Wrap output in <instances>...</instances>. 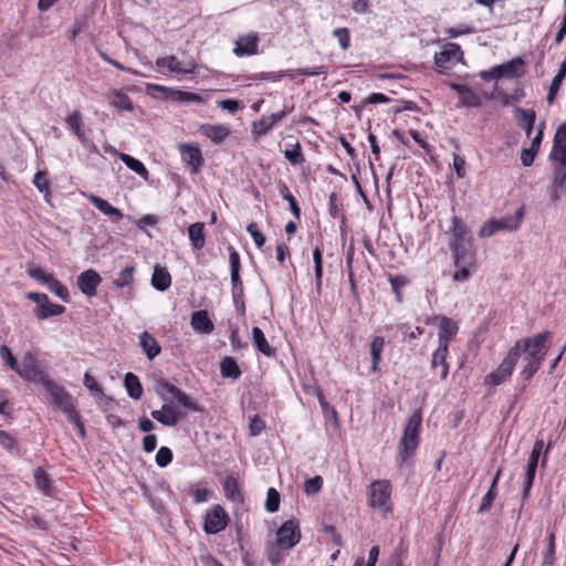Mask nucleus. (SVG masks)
<instances>
[{
	"label": "nucleus",
	"mask_w": 566,
	"mask_h": 566,
	"mask_svg": "<svg viewBox=\"0 0 566 566\" xmlns=\"http://www.w3.org/2000/svg\"><path fill=\"white\" fill-rule=\"evenodd\" d=\"M280 493L274 489L270 488L266 494L265 510L270 513H274L280 507Z\"/></svg>",
	"instance_id": "de8ad7c7"
},
{
	"label": "nucleus",
	"mask_w": 566,
	"mask_h": 566,
	"mask_svg": "<svg viewBox=\"0 0 566 566\" xmlns=\"http://www.w3.org/2000/svg\"><path fill=\"white\" fill-rule=\"evenodd\" d=\"M555 563V533L551 531L547 537V546L543 555V565L552 566Z\"/></svg>",
	"instance_id": "c03bdc74"
},
{
	"label": "nucleus",
	"mask_w": 566,
	"mask_h": 566,
	"mask_svg": "<svg viewBox=\"0 0 566 566\" xmlns=\"http://www.w3.org/2000/svg\"><path fill=\"white\" fill-rule=\"evenodd\" d=\"M0 446L10 452H18L17 440L10 433L3 430H0Z\"/></svg>",
	"instance_id": "864d4df0"
},
{
	"label": "nucleus",
	"mask_w": 566,
	"mask_h": 566,
	"mask_svg": "<svg viewBox=\"0 0 566 566\" xmlns=\"http://www.w3.org/2000/svg\"><path fill=\"white\" fill-rule=\"evenodd\" d=\"M300 523L292 518L284 522L276 532V543L282 549H291L301 541Z\"/></svg>",
	"instance_id": "0eeeda50"
},
{
	"label": "nucleus",
	"mask_w": 566,
	"mask_h": 566,
	"mask_svg": "<svg viewBox=\"0 0 566 566\" xmlns=\"http://www.w3.org/2000/svg\"><path fill=\"white\" fill-rule=\"evenodd\" d=\"M333 35L338 40L339 45L343 50L349 48L350 35L347 28H338L333 31Z\"/></svg>",
	"instance_id": "4d7b16f0"
},
{
	"label": "nucleus",
	"mask_w": 566,
	"mask_h": 566,
	"mask_svg": "<svg viewBox=\"0 0 566 566\" xmlns=\"http://www.w3.org/2000/svg\"><path fill=\"white\" fill-rule=\"evenodd\" d=\"M220 373L224 378L238 379L241 376V370L234 358L226 356L220 361Z\"/></svg>",
	"instance_id": "72a5a7b5"
},
{
	"label": "nucleus",
	"mask_w": 566,
	"mask_h": 566,
	"mask_svg": "<svg viewBox=\"0 0 566 566\" xmlns=\"http://www.w3.org/2000/svg\"><path fill=\"white\" fill-rule=\"evenodd\" d=\"M264 428L265 423L259 416H254L253 418H251L249 423L251 436H259Z\"/></svg>",
	"instance_id": "69168bd1"
},
{
	"label": "nucleus",
	"mask_w": 566,
	"mask_h": 566,
	"mask_svg": "<svg viewBox=\"0 0 566 566\" xmlns=\"http://www.w3.org/2000/svg\"><path fill=\"white\" fill-rule=\"evenodd\" d=\"M275 124L271 116H262L258 122H254L252 125V132L254 135L263 136L266 135Z\"/></svg>",
	"instance_id": "37998d69"
},
{
	"label": "nucleus",
	"mask_w": 566,
	"mask_h": 566,
	"mask_svg": "<svg viewBox=\"0 0 566 566\" xmlns=\"http://www.w3.org/2000/svg\"><path fill=\"white\" fill-rule=\"evenodd\" d=\"M524 65L525 62L522 57H514L496 66L501 78H517L524 74Z\"/></svg>",
	"instance_id": "a211bd4d"
},
{
	"label": "nucleus",
	"mask_w": 566,
	"mask_h": 566,
	"mask_svg": "<svg viewBox=\"0 0 566 566\" xmlns=\"http://www.w3.org/2000/svg\"><path fill=\"white\" fill-rule=\"evenodd\" d=\"M88 200L102 213L109 216V217H115L117 220L123 218L122 211L119 209L113 207L112 205H109L103 198L91 195L88 197Z\"/></svg>",
	"instance_id": "c85d7f7f"
},
{
	"label": "nucleus",
	"mask_w": 566,
	"mask_h": 566,
	"mask_svg": "<svg viewBox=\"0 0 566 566\" xmlns=\"http://www.w3.org/2000/svg\"><path fill=\"white\" fill-rule=\"evenodd\" d=\"M156 65L158 67H167L170 72L177 74L192 73L196 69V64L192 62H188L187 67H184L181 62L175 55L158 57L156 60Z\"/></svg>",
	"instance_id": "6ab92c4d"
},
{
	"label": "nucleus",
	"mask_w": 566,
	"mask_h": 566,
	"mask_svg": "<svg viewBox=\"0 0 566 566\" xmlns=\"http://www.w3.org/2000/svg\"><path fill=\"white\" fill-rule=\"evenodd\" d=\"M473 32V28L472 27H469L467 24H460V25H457V27H453V28H449L446 33L448 34L449 38L453 39V38H458L462 34H469V33H472Z\"/></svg>",
	"instance_id": "0e129e2a"
},
{
	"label": "nucleus",
	"mask_w": 566,
	"mask_h": 566,
	"mask_svg": "<svg viewBox=\"0 0 566 566\" xmlns=\"http://www.w3.org/2000/svg\"><path fill=\"white\" fill-rule=\"evenodd\" d=\"M259 38L256 34H249L239 38L233 50L238 56L252 55L258 52Z\"/></svg>",
	"instance_id": "412c9836"
},
{
	"label": "nucleus",
	"mask_w": 566,
	"mask_h": 566,
	"mask_svg": "<svg viewBox=\"0 0 566 566\" xmlns=\"http://www.w3.org/2000/svg\"><path fill=\"white\" fill-rule=\"evenodd\" d=\"M322 486H323V479H322V476L316 475V476L305 481L304 492L307 495H313V494L318 493L321 491Z\"/></svg>",
	"instance_id": "3c124183"
},
{
	"label": "nucleus",
	"mask_w": 566,
	"mask_h": 566,
	"mask_svg": "<svg viewBox=\"0 0 566 566\" xmlns=\"http://www.w3.org/2000/svg\"><path fill=\"white\" fill-rule=\"evenodd\" d=\"M223 489H224V493H226L227 497H229L233 501L239 499L240 493H239L238 484L234 480H232V479L227 480L223 484Z\"/></svg>",
	"instance_id": "13d9d810"
},
{
	"label": "nucleus",
	"mask_w": 566,
	"mask_h": 566,
	"mask_svg": "<svg viewBox=\"0 0 566 566\" xmlns=\"http://www.w3.org/2000/svg\"><path fill=\"white\" fill-rule=\"evenodd\" d=\"M247 231L253 238V241L258 248H262L265 243V235L259 230L258 224L255 222H251L247 227Z\"/></svg>",
	"instance_id": "5fc2aeb1"
},
{
	"label": "nucleus",
	"mask_w": 566,
	"mask_h": 566,
	"mask_svg": "<svg viewBox=\"0 0 566 566\" xmlns=\"http://www.w3.org/2000/svg\"><path fill=\"white\" fill-rule=\"evenodd\" d=\"M48 289L59 296L62 301L69 302L70 295L67 289L62 285L54 276L50 279V281L45 284Z\"/></svg>",
	"instance_id": "49530a36"
},
{
	"label": "nucleus",
	"mask_w": 566,
	"mask_h": 566,
	"mask_svg": "<svg viewBox=\"0 0 566 566\" xmlns=\"http://www.w3.org/2000/svg\"><path fill=\"white\" fill-rule=\"evenodd\" d=\"M42 386L61 411H66V409L73 403V398L65 388L52 379L49 378L42 384Z\"/></svg>",
	"instance_id": "9d476101"
},
{
	"label": "nucleus",
	"mask_w": 566,
	"mask_h": 566,
	"mask_svg": "<svg viewBox=\"0 0 566 566\" xmlns=\"http://www.w3.org/2000/svg\"><path fill=\"white\" fill-rule=\"evenodd\" d=\"M171 99L187 104L203 102V98L199 94L180 90L171 91Z\"/></svg>",
	"instance_id": "79ce46f5"
},
{
	"label": "nucleus",
	"mask_w": 566,
	"mask_h": 566,
	"mask_svg": "<svg viewBox=\"0 0 566 566\" xmlns=\"http://www.w3.org/2000/svg\"><path fill=\"white\" fill-rule=\"evenodd\" d=\"M495 496H496L495 490L489 489V491L482 497L481 505L478 510V513L481 514V513L488 512L491 509Z\"/></svg>",
	"instance_id": "052dcab7"
},
{
	"label": "nucleus",
	"mask_w": 566,
	"mask_h": 566,
	"mask_svg": "<svg viewBox=\"0 0 566 566\" xmlns=\"http://www.w3.org/2000/svg\"><path fill=\"white\" fill-rule=\"evenodd\" d=\"M28 273L32 279L40 281L43 284H46L53 276L52 274L45 273L41 268L30 269Z\"/></svg>",
	"instance_id": "338daca9"
},
{
	"label": "nucleus",
	"mask_w": 566,
	"mask_h": 566,
	"mask_svg": "<svg viewBox=\"0 0 566 566\" xmlns=\"http://www.w3.org/2000/svg\"><path fill=\"white\" fill-rule=\"evenodd\" d=\"M448 353H449L448 346L438 344V348L432 354L431 367L433 369L438 368V367L441 368L440 374H439V377L441 380L447 379L448 374H449V364L447 363Z\"/></svg>",
	"instance_id": "4be33fe9"
},
{
	"label": "nucleus",
	"mask_w": 566,
	"mask_h": 566,
	"mask_svg": "<svg viewBox=\"0 0 566 566\" xmlns=\"http://www.w3.org/2000/svg\"><path fill=\"white\" fill-rule=\"evenodd\" d=\"M33 185L40 192H49V182L46 180V174L39 170L33 177Z\"/></svg>",
	"instance_id": "bf43d9fd"
},
{
	"label": "nucleus",
	"mask_w": 566,
	"mask_h": 566,
	"mask_svg": "<svg viewBox=\"0 0 566 566\" xmlns=\"http://www.w3.org/2000/svg\"><path fill=\"white\" fill-rule=\"evenodd\" d=\"M102 282L101 275L95 270H86L77 276V286L80 291L91 297L96 294L97 286Z\"/></svg>",
	"instance_id": "ddd939ff"
},
{
	"label": "nucleus",
	"mask_w": 566,
	"mask_h": 566,
	"mask_svg": "<svg viewBox=\"0 0 566 566\" xmlns=\"http://www.w3.org/2000/svg\"><path fill=\"white\" fill-rule=\"evenodd\" d=\"M549 159L566 160V122L556 129Z\"/></svg>",
	"instance_id": "f3484780"
},
{
	"label": "nucleus",
	"mask_w": 566,
	"mask_h": 566,
	"mask_svg": "<svg viewBox=\"0 0 566 566\" xmlns=\"http://www.w3.org/2000/svg\"><path fill=\"white\" fill-rule=\"evenodd\" d=\"M119 159L134 172L138 174L144 179H148V170L144 164L127 154H119Z\"/></svg>",
	"instance_id": "e433bc0d"
},
{
	"label": "nucleus",
	"mask_w": 566,
	"mask_h": 566,
	"mask_svg": "<svg viewBox=\"0 0 566 566\" xmlns=\"http://www.w3.org/2000/svg\"><path fill=\"white\" fill-rule=\"evenodd\" d=\"M175 385L170 384L167 379L160 378L156 381V391L157 394L164 398V391H167L170 395L175 394L174 389H177Z\"/></svg>",
	"instance_id": "680f3d73"
},
{
	"label": "nucleus",
	"mask_w": 566,
	"mask_h": 566,
	"mask_svg": "<svg viewBox=\"0 0 566 566\" xmlns=\"http://www.w3.org/2000/svg\"><path fill=\"white\" fill-rule=\"evenodd\" d=\"M229 522V516L224 509L220 505H214L206 513L203 530L207 534H217L223 531Z\"/></svg>",
	"instance_id": "1a4fd4ad"
},
{
	"label": "nucleus",
	"mask_w": 566,
	"mask_h": 566,
	"mask_svg": "<svg viewBox=\"0 0 566 566\" xmlns=\"http://www.w3.org/2000/svg\"><path fill=\"white\" fill-rule=\"evenodd\" d=\"M497 223H495V219L486 221L479 230V235L481 238H489L497 232Z\"/></svg>",
	"instance_id": "e2e57ef3"
},
{
	"label": "nucleus",
	"mask_w": 566,
	"mask_h": 566,
	"mask_svg": "<svg viewBox=\"0 0 566 566\" xmlns=\"http://www.w3.org/2000/svg\"><path fill=\"white\" fill-rule=\"evenodd\" d=\"M139 345L149 360H153L160 354L161 347L148 332H143L139 335Z\"/></svg>",
	"instance_id": "b1692460"
},
{
	"label": "nucleus",
	"mask_w": 566,
	"mask_h": 566,
	"mask_svg": "<svg viewBox=\"0 0 566 566\" xmlns=\"http://www.w3.org/2000/svg\"><path fill=\"white\" fill-rule=\"evenodd\" d=\"M0 356L3 359L4 364L17 373L19 363L14 355L12 354L11 349L7 345L0 346Z\"/></svg>",
	"instance_id": "8fccbe9b"
},
{
	"label": "nucleus",
	"mask_w": 566,
	"mask_h": 566,
	"mask_svg": "<svg viewBox=\"0 0 566 566\" xmlns=\"http://www.w3.org/2000/svg\"><path fill=\"white\" fill-rule=\"evenodd\" d=\"M266 555H268L269 562L273 566L280 564L283 560V558H284L283 554L281 553V547L280 546L279 547H273V546L269 547Z\"/></svg>",
	"instance_id": "774afa93"
},
{
	"label": "nucleus",
	"mask_w": 566,
	"mask_h": 566,
	"mask_svg": "<svg viewBox=\"0 0 566 566\" xmlns=\"http://www.w3.org/2000/svg\"><path fill=\"white\" fill-rule=\"evenodd\" d=\"M191 326L196 332L201 334H211L214 329L212 321L203 310L193 312L191 316Z\"/></svg>",
	"instance_id": "5701e85b"
},
{
	"label": "nucleus",
	"mask_w": 566,
	"mask_h": 566,
	"mask_svg": "<svg viewBox=\"0 0 566 566\" xmlns=\"http://www.w3.org/2000/svg\"><path fill=\"white\" fill-rule=\"evenodd\" d=\"M66 124L80 140H84L85 134L82 129V116L80 112L75 111L69 115L66 118Z\"/></svg>",
	"instance_id": "58836bf2"
},
{
	"label": "nucleus",
	"mask_w": 566,
	"mask_h": 566,
	"mask_svg": "<svg viewBox=\"0 0 566 566\" xmlns=\"http://www.w3.org/2000/svg\"><path fill=\"white\" fill-rule=\"evenodd\" d=\"M313 261H314V273H315L316 289L321 290L322 276H323V254H322V250L318 245L313 251Z\"/></svg>",
	"instance_id": "ea45409f"
},
{
	"label": "nucleus",
	"mask_w": 566,
	"mask_h": 566,
	"mask_svg": "<svg viewBox=\"0 0 566 566\" xmlns=\"http://www.w3.org/2000/svg\"><path fill=\"white\" fill-rule=\"evenodd\" d=\"M434 319L439 321L438 344L449 347L459 331L457 322L447 316H436Z\"/></svg>",
	"instance_id": "4468645a"
},
{
	"label": "nucleus",
	"mask_w": 566,
	"mask_h": 566,
	"mask_svg": "<svg viewBox=\"0 0 566 566\" xmlns=\"http://www.w3.org/2000/svg\"><path fill=\"white\" fill-rule=\"evenodd\" d=\"M201 130L208 138L217 144L222 143L230 134L229 128L223 125L207 124L202 125Z\"/></svg>",
	"instance_id": "bb28decb"
},
{
	"label": "nucleus",
	"mask_w": 566,
	"mask_h": 566,
	"mask_svg": "<svg viewBox=\"0 0 566 566\" xmlns=\"http://www.w3.org/2000/svg\"><path fill=\"white\" fill-rule=\"evenodd\" d=\"M33 475L36 488L45 495H51L53 491V484L48 473L42 468L38 467L34 470Z\"/></svg>",
	"instance_id": "c9c22d12"
},
{
	"label": "nucleus",
	"mask_w": 566,
	"mask_h": 566,
	"mask_svg": "<svg viewBox=\"0 0 566 566\" xmlns=\"http://www.w3.org/2000/svg\"><path fill=\"white\" fill-rule=\"evenodd\" d=\"M444 234L452 253L454 266L457 268L453 281H467L476 262L472 232L462 218L453 214L450 219V227L446 230Z\"/></svg>",
	"instance_id": "f257e3e1"
},
{
	"label": "nucleus",
	"mask_w": 566,
	"mask_h": 566,
	"mask_svg": "<svg viewBox=\"0 0 566 566\" xmlns=\"http://www.w3.org/2000/svg\"><path fill=\"white\" fill-rule=\"evenodd\" d=\"M84 386L93 394L97 396H104L103 388L99 386L95 377L91 374L85 373L83 379Z\"/></svg>",
	"instance_id": "603ef678"
},
{
	"label": "nucleus",
	"mask_w": 566,
	"mask_h": 566,
	"mask_svg": "<svg viewBox=\"0 0 566 566\" xmlns=\"http://www.w3.org/2000/svg\"><path fill=\"white\" fill-rule=\"evenodd\" d=\"M179 149L182 161L191 167L192 172H197L203 164L200 148L198 146L180 144Z\"/></svg>",
	"instance_id": "2eb2a0df"
},
{
	"label": "nucleus",
	"mask_w": 566,
	"mask_h": 566,
	"mask_svg": "<svg viewBox=\"0 0 566 566\" xmlns=\"http://www.w3.org/2000/svg\"><path fill=\"white\" fill-rule=\"evenodd\" d=\"M175 394L172 395L174 399L177 401V403L181 405L184 408L191 410V411H199V406L191 401L190 398L186 392H184L181 389L177 388L174 389Z\"/></svg>",
	"instance_id": "a18cd8bd"
},
{
	"label": "nucleus",
	"mask_w": 566,
	"mask_h": 566,
	"mask_svg": "<svg viewBox=\"0 0 566 566\" xmlns=\"http://www.w3.org/2000/svg\"><path fill=\"white\" fill-rule=\"evenodd\" d=\"M108 103L118 111H133L134 105L127 94L119 90H113L108 96Z\"/></svg>",
	"instance_id": "a878e982"
},
{
	"label": "nucleus",
	"mask_w": 566,
	"mask_h": 566,
	"mask_svg": "<svg viewBox=\"0 0 566 566\" xmlns=\"http://www.w3.org/2000/svg\"><path fill=\"white\" fill-rule=\"evenodd\" d=\"M516 112L520 113L521 115V118L518 119V125L525 130L526 135L530 136L536 119L535 112L533 109L523 108H516Z\"/></svg>",
	"instance_id": "4c0bfd02"
},
{
	"label": "nucleus",
	"mask_w": 566,
	"mask_h": 566,
	"mask_svg": "<svg viewBox=\"0 0 566 566\" xmlns=\"http://www.w3.org/2000/svg\"><path fill=\"white\" fill-rule=\"evenodd\" d=\"M153 286L158 291H166L171 284V276L165 268L156 266L151 277Z\"/></svg>",
	"instance_id": "7c9ffc66"
},
{
	"label": "nucleus",
	"mask_w": 566,
	"mask_h": 566,
	"mask_svg": "<svg viewBox=\"0 0 566 566\" xmlns=\"http://www.w3.org/2000/svg\"><path fill=\"white\" fill-rule=\"evenodd\" d=\"M524 212L523 209L520 208L514 216L504 217L501 219H495V223H497V230H509L514 231L520 228L522 222Z\"/></svg>",
	"instance_id": "2f4dec72"
},
{
	"label": "nucleus",
	"mask_w": 566,
	"mask_h": 566,
	"mask_svg": "<svg viewBox=\"0 0 566 566\" xmlns=\"http://www.w3.org/2000/svg\"><path fill=\"white\" fill-rule=\"evenodd\" d=\"M543 440H536L526 464L525 479L523 485V500H526L530 496V491L535 479L536 468L538 465V460L543 452Z\"/></svg>",
	"instance_id": "6e6552de"
},
{
	"label": "nucleus",
	"mask_w": 566,
	"mask_h": 566,
	"mask_svg": "<svg viewBox=\"0 0 566 566\" xmlns=\"http://www.w3.org/2000/svg\"><path fill=\"white\" fill-rule=\"evenodd\" d=\"M385 347V339L381 336H375L370 343L371 370L377 371L381 361V353Z\"/></svg>",
	"instance_id": "473e14b6"
},
{
	"label": "nucleus",
	"mask_w": 566,
	"mask_h": 566,
	"mask_svg": "<svg viewBox=\"0 0 566 566\" xmlns=\"http://www.w3.org/2000/svg\"><path fill=\"white\" fill-rule=\"evenodd\" d=\"M557 165L553 170L549 196L553 201H557L562 193L566 192V160H555Z\"/></svg>",
	"instance_id": "f8f14e48"
},
{
	"label": "nucleus",
	"mask_w": 566,
	"mask_h": 566,
	"mask_svg": "<svg viewBox=\"0 0 566 566\" xmlns=\"http://www.w3.org/2000/svg\"><path fill=\"white\" fill-rule=\"evenodd\" d=\"M515 350H509L502 363L492 373L485 376L484 384L489 387H496L506 382L515 368Z\"/></svg>",
	"instance_id": "423d86ee"
},
{
	"label": "nucleus",
	"mask_w": 566,
	"mask_h": 566,
	"mask_svg": "<svg viewBox=\"0 0 566 566\" xmlns=\"http://www.w3.org/2000/svg\"><path fill=\"white\" fill-rule=\"evenodd\" d=\"M172 461V452L167 447H161L156 454V463L158 467L164 468Z\"/></svg>",
	"instance_id": "6e6d98bb"
},
{
	"label": "nucleus",
	"mask_w": 566,
	"mask_h": 566,
	"mask_svg": "<svg viewBox=\"0 0 566 566\" xmlns=\"http://www.w3.org/2000/svg\"><path fill=\"white\" fill-rule=\"evenodd\" d=\"M134 272H135L134 266H126L125 269H123L120 271L118 277L116 280H114L113 284L119 289L128 286L133 280Z\"/></svg>",
	"instance_id": "09e8293b"
},
{
	"label": "nucleus",
	"mask_w": 566,
	"mask_h": 566,
	"mask_svg": "<svg viewBox=\"0 0 566 566\" xmlns=\"http://www.w3.org/2000/svg\"><path fill=\"white\" fill-rule=\"evenodd\" d=\"M452 87L458 93L461 105L467 107L481 106V97L471 87L463 84H454Z\"/></svg>",
	"instance_id": "aec40b11"
},
{
	"label": "nucleus",
	"mask_w": 566,
	"mask_h": 566,
	"mask_svg": "<svg viewBox=\"0 0 566 566\" xmlns=\"http://www.w3.org/2000/svg\"><path fill=\"white\" fill-rule=\"evenodd\" d=\"M421 412L415 411L408 419L403 429V436L399 441V458L402 462H407L413 455L419 446V431L421 427Z\"/></svg>",
	"instance_id": "7ed1b4c3"
},
{
	"label": "nucleus",
	"mask_w": 566,
	"mask_h": 566,
	"mask_svg": "<svg viewBox=\"0 0 566 566\" xmlns=\"http://www.w3.org/2000/svg\"><path fill=\"white\" fill-rule=\"evenodd\" d=\"M205 223L196 222L188 228V235L195 250H201L206 244Z\"/></svg>",
	"instance_id": "c756f323"
},
{
	"label": "nucleus",
	"mask_w": 566,
	"mask_h": 566,
	"mask_svg": "<svg viewBox=\"0 0 566 566\" xmlns=\"http://www.w3.org/2000/svg\"><path fill=\"white\" fill-rule=\"evenodd\" d=\"M253 344L263 355L271 357L274 355V349L268 343L263 332L259 327L252 328Z\"/></svg>",
	"instance_id": "f704fd0d"
},
{
	"label": "nucleus",
	"mask_w": 566,
	"mask_h": 566,
	"mask_svg": "<svg viewBox=\"0 0 566 566\" xmlns=\"http://www.w3.org/2000/svg\"><path fill=\"white\" fill-rule=\"evenodd\" d=\"M546 342L547 333H542L534 335L533 337L518 339L510 349L516 352L515 365L522 354H524L522 358L523 366L521 369V377L523 380L530 381L541 368L547 353Z\"/></svg>",
	"instance_id": "f03ea898"
},
{
	"label": "nucleus",
	"mask_w": 566,
	"mask_h": 566,
	"mask_svg": "<svg viewBox=\"0 0 566 566\" xmlns=\"http://www.w3.org/2000/svg\"><path fill=\"white\" fill-rule=\"evenodd\" d=\"M284 157L294 166L302 165L305 161L302 153V147L298 142L292 145V147L284 150Z\"/></svg>",
	"instance_id": "a19ab883"
},
{
	"label": "nucleus",
	"mask_w": 566,
	"mask_h": 566,
	"mask_svg": "<svg viewBox=\"0 0 566 566\" xmlns=\"http://www.w3.org/2000/svg\"><path fill=\"white\" fill-rule=\"evenodd\" d=\"M17 374L25 381L40 382L41 385L49 379V376L40 366L36 354L31 350L24 353Z\"/></svg>",
	"instance_id": "39448f33"
},
{
	"label": "nucleus",
	"mask_w": 566,
	"mask_h": 566,
	"mask_svg": "<svg viewBox=\"0 0 566 566\" xmlns=\"http://www.w3.org/2000/svg\"><path fill=\"white\" fill-rule=\"evenodd\" d=\"M463 52L459 44L448 43L443 50L434 55V65L440 73H444L449 69V63L453 60H460Z\"/></svg>",
	"instance_id": "9b49d317"
},
{
	"label": "nucleus",
	"mask_w": 566,
	"mask_h": 566,
	"mask_svg": "<svg viewBox=\"0 0 566 566\" xmlns=\"http://www.w3.org/2000/svg\"><path fill=\"white\" fill-rule=\"evenodd\" d=\"M124 386L126 388V391L128 394V396L132 398V399H135V400H138L142 398L143 396V386H142V382L139 380V378L133 374V373H127L124 377Z\"/></svg>",
	"instance_id": "cd10ccee"
},
{
	"label": "nucleus",
	"mask_w": 566,
	"mask_h": 566,
	"mask_svg": "<svg viewBox=\"0 0 566 566\" xmlns=\"http://www.w3.org/2000/svg\"><path fill=\"white\" fill-rule=\"evenodd\" d=\"M368 503L384 513L391 512V484L388 480L374 481L369 486Z\"/></svg>",
	"instance_id": "20e7f679"
},
{
	"label": "nucleus",
	"mask_w": 566,
	"mask_h": 566,
	"mask_svg": "<svg viewBox=\"0 0 566 566\" xmlns=\"http://www.w3.org/2000/svg\"><path fill=\"white\" fill-rule=\"evenodd\" d=\"M170 403L171 401L166 402L161 409L151 411V417L164 426L175 427L179 422L181 415Z\"/></svg>",
	"instance_id": "dca6fc26"
},
{
	"label": "nucleus",
	"mask_w": 566,
	"mask_h": 566,
	"mask_svg": "<svg viewBox=\"0 0 566 566\" xmlns=\"http://www.w3.org/2000/svg\"><path fill=\"white\" fill-rule=\"evenodd\" d=\"M65 312L63 305L51 303L49 298L41 305H36L34 314L39 319H48L53 316L61 315Z\"/></svg>",
	"instance_id": "393cba45"
}]
</instances>
